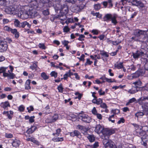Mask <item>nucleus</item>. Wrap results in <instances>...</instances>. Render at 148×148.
Instances as JSON below:
<instances>
[{"label":"nucleus","mask_w":148,"mask_h":148,"mask_svg":"<svg viewBox=\"0 0 148 148\" xmlns=\"http://www.w3.org/2000/svg\"><path fill=\"white\" fill-rule=\"evenodd\" d=\"M109 8H111L112 6V4L111 2V0H108V5Z\"/></svg>","instance_id":"052dcab7"},{"label":"nucleus","mask_w":148,"mask_h":148,"mask_svg":"<svg viewBox=\"0 0 148 148\" xmlns=\"http://www.w3.org/2000/svg\"><path fill=\"white\" fill-rule=\"evenodd\" d=\"M9 67L10 70H8V73L6 72L8 67H1L0 68V74L3 73V76L4 77H8V78L9 79H13L15 76V75L12 73L14 68L12 66H10Z\"/></svg>","instance_id":"f03ea898"},{"label":"nucleus","mask_w":148,"mask_h":148,"mask_svg":"<svg viewBox=\"0 0 148 148\" xmlns=\"http://www.w3.org/2000/svg\"><path fill=\"white\" fill-rule=\"evenodd\" d=\"M58 118V114H55L51 118H48L46 120V122L47 123L55 122Z\"/></svg>","instance_id":"4468645a"},{"label":"nucleus","mask_w":148,"mask_h":148,"mask_svg":"<svg viewBox=\"0 0 148 148\" xmlns=\"http://www.w3.org/2000/svg\"><path fill=\"white\" fill-rule=\"evenodd\" d=\"M3 113L5 114H7L8 117L9 119H12V115L9 114V112H4Z\"/></svg>","instance_id":"bf43d9fd"},{"label":"nucleus","mask_w":148,"mask_h":148,"mask_svg":"<svg viewBox=\"0 0 148 148\" xmlns=\"http://www.w3.org/2000/svg\"><path fill=\"white\" fill-rule=\"evenodd\" d=\"M11 29V28H10V27L7 26H5L4 27V29L5 31H8L10 32V29Z\"/></svg>","instance_id":"69168bd1"},{"label":"nucleus","mask_w":148,"mask_h":148,"mask_svg":"<svg viewBox=\"0 0 148 148\" xmlns=\"http://www.w3.org/2000/svg\"><path fill=\"white\" fill-rule=\"evenodd\" d=\"M68 118L70 120L76 118V116L74 114H71L68 117Z\"/></svg>","instance_id":"37998d69"},{"label":"nucleus","mask_w":148,"mask_h":148,"mask_svg":"<svg viewBox=\"0 0 148 148\" xmlns=\"http://www.w3.org/2000/svg\"><path fill=\"white\" fill-rule=\"evenodd\" d=\"M101 8V5L100 4H98L94 5V8L96 10H98Z\"/></svg>","instance_id":"3c124183"},{"label":"nucleus","mask_w":148,"mask_h":148,"mask_svg":"<svg viewBox=\"0 0 148 148\" xmlns=\"http://www.w3.org/2000/svg\"><path fill=\"white\" fill-rule=\"evenodd\" d=\"M8 49V45L4 40L0 38V52H3Z\"/></svg>","instance_id":"9d476101"},{"label":"nucleus","mask_w":148,"mask_h":148,"mask_svg":"<svg viewBox=\"0 0 148 148\" xmlns=\"http://www.w3.org/2000/svg\"><path fill=\"white\" fill-rule=\"evenodd\" d=\"M5 136L7 138H11L13 137V135L12 134L10 133H5Z\"/></svg>","instance_id":"79ce46f5"},{"label":"nucleus","mask_w":148,"mask_h":148,"mask_svg":"<svg viewBox=\"0 0 148 148\" xmlns=\"http://www.w3.org/2000/svg\"><path fill=\"white\" fill-rule=\"evenodd\" d=\"M100 107L106 109L107 108V106L104 103H101L100 105Z\"/></svg>","instance_id":"338daca9"},{"label":"nucleus","mask_w":148,"mask_h":148,"mask_svg":"<svg viewBox=\"0 0 148 148\" xmlns=\"http://www.w3.org/2000/svg\"><path fill=\"white\" fill-rule=\"evenodd\" d=\"M84 57L85 55L84 54H82L81 55L80 57H77V58H78L80 60L84 62Z\"/></svg>","instance_id":"864d4df0"},{"label":"nucleus","mask_w":148,"mask_h":148,"mask_svg":"<svg viewBox=\"0 0 148 148\" xmlns=\"http://www.w3.org/2000/svg\"><path fill=\"white\" fill-rule=\"evenodd\" d=\"M21 6L19 5H15L10 7H7L5 8V11L7 13L10 14H15L18 11L21 10Z\"/></svg>","instance_id":"20e7f679"},{"label":"nucleus","mask_w":148,"mask_h":148,"mask_svg":"<svg viewBox=\"0 0 148 148\" xmlns=\"http://www.w3.org/2000/svg\"><path fill=\"white\" fill-rule=\"evenodd\" d=\"M36 127L35 126H33L31 127L28 129L26 131V133L28 134L32 133L36 129Z\"/></svg>","instance_id":"aec40b11"},{"label":"nucleus","mask_w":148,"mask_h":148,"mask_svg":"<svg viewBox=\"0 0 148 148\" xmlns=\"http://www.w3.org/2000/svg\"><path fill=\"white\" fill-rule=\"evenodd\" d=\"M79 37L78 40L80 41H82L84 40V38H85V36L83 34L79 35Z\"/></svg>","instance_id":"8fccbe9b"},{"label":"nucleus","mask_w":148,"mask_h":148,"mask_svg":"<svg viewBox=\"0 0 148 148\" xmlns=\"http://www.w3.org/2000/svg\"><path fill=\"white\" fill-rule=\"evenodd\" d=\"M92 114L95 115L97 114L98 113L95 107H94L93 108L92 110Z\"/></svg>","instance_id":"de8ad7c7"},{"label":"nucleus","mask_w":148,"mask_h":148,"mask_svg":"<svg viewBox=\"0 0 148 148\" xmlns=\"http://www.w3.org/2000/svg\"><path fill=\"white\" fill-rule=\"evenodd\" d=\"M37 64L38 62H34V64L30 66V69L32 70H33L38 67Z\"/></svg>","instance_id":"bb28decb"},{"label":"nucleus","mask_w":148,"mask_h":148,"mask_svg":"<svg viewBox=\"0 0 148 148\" xmlns=\"http://www.w3.org/2000/svg\"><path fill=\"white\" fill-rule=\"evenodd\" d=\"M77 128L82 130H83L84 131H85L86 130L85 127L80 125H77Z\"/></svg>","instance_id":"e433bc0d"},{"label":"nucleus","mask_w":148,"mask_h":148,"mask_svg":"<svg viewBox=\"0 0 148 148\" xmlns=\"http://www.w3.org/2000/svg\"><path fill=\"white\" fill-rule=\"evenodd\" d=\"M42 13L45 16H47L49 14V12L48 10H43Z\"/></svg>","instance_id":"603ef678"},{"label":"nucleus","mask_w":148,"mask_h":148,"mask_svg":"<svg viewBox=\"0 0 148 148\" xmlns=\"http://www.w3.org/2000/svg\"><path fill=\"white\" fill-rule=\"evenodd\" d=\"M103 143L105 148H116L114 143L109 139H103Z\"/></svg>","instance_id":"0eeeda50"},{"label":"nucleus","mask_w":148,"mask_h":148,"mask_svg":"<svg viewBox=\"0 0 148 148\" xmlns=\"http://www.w3.org/2000/svg\"><path fill=\"white\" fill-rule=\"evenodd\" d=\"M70 28L68 26H64L63 28V32L65 33H67L70 31Z\"/></svg>","instance_id":"473e14b6"},{"label":"nucleus","mask_w":148,"mask_h":148,"mask_svg":"<svg viewBox=\"0 0 148 148\" xmlns=\"http://www.w3.org/2000/svg\"><path fill=\"white\" fill-rule=\"evenodd\" d=\"M147 101H148V97H142L137 100V102L140 105H142V107L143 108H145V111H148L147 107L144 106L145 103L147 102Z\"/></svg>","instance_id":"6e6552de"},{"label":"nucleus","mask_w":148,"mask_h":148,"mask_svg":"<svg viewBox=\"0 0 148 148\" xmlns=\"http://www.w3.org/2000/svg\"><path fill=\"white\" fill-rule=\"evenodd\" d=\"M95 115L97 117L99 120H102L103 116L101 114H100L99 113H97Z\"/></svg>","instance_id":"09e8293b"},{"label":"nucleus","mask_w":148,"mask_h":148,"mask_svg":"<svg viewBox=\"0 0 148 148\" xmlns=\"http://www.w3.org/2000/svg\"><path fill=\"white\" fill-rule=\"evenodd\" d=\"M1 106L3 108L5 109L8 107H10V106L8 101H5V102H2L1 103Z\"/></svg>","instance_id":"412c9836"},{"label":"nucleus","mask_w":148,"mask_h":148,"mask_svg":"<svg viewBox=\"0 0 148 148\" xmlns=\"http://www.w3.org/2000/svg\"><path fill=\"white\" fill-rule=\"evenodd\" d=\"M58 89L59 92H63V88L62 84H60L58 87Z\"/></svg>","instance_id":"c03bdc74"},{"label":"nucleus","mask_w":148,"mask_h":148,"mask_svg":"<svg viewBox=\"0 0 148 148\" xmlns=\"http://www.w3.org/2000/svg\"><path fill=\"white\" fill-rule=\"evenodd\" d=\"M31 83V80L27 79L25 83V89L26 90L30 89L31 88L30 84Z\"/></svg>","instance_id":"6ab92c4d"},{"label":"nucleus","mask_w":148,"mask_h":148,"mask_svg":"<svg viewBox=\"0 0 148 148\" xmlns=\"http://www.w3.org/2000/svg\"><path fill=\"white\" fill-rule=\"evenodd\" d=\"M26 21H24L23 22L20 23V27L24 28L25 27L26 24Z\"/></svg>","instance_id":"13d9d810"},{"label":"nucleus","mask_w":148,"mask_h":148,"mask_svg":"<svg viewBox=\"0 0 148 148\" xmlns=\"http://www.w3.org/2000/svg\"><path fill=\"white\" fill-rule=\"evenodd\" d=\"M123 63H117L115 64L114 66L118 69H120L123 67Z\"/></svg>","instance_id":"a878e982"},{"label":"nucleus","mask_w":148,"mask_h":148,"mask_svg":"<svg viewBox=\"0 0 148 148\" xmlns=\"http://www.w3.org/2000/svg\"><path fill=\"white\" fill-rule=\"evenodd\" d=\"M91 32L93 35H97L99 34V31L97 29H93L91 31Z\"/></svg>","instance_id":"c9c22d12"},{"label":"nucleus","mask_w":148,"mask_h":148,"mask_svg":"<svg viewBox=\"0 0 148 148\" xmlns=\"http://www.w3.org/2000/svg\"><path fill=\"white\" fill-rule=\"evenodd\" d=\"M93 62L92 61H91L89 59H86V62L85 64V65L86 66L88 65H91L92 64Z\"/></svg>","instance_id":"a19ab883"},{"label":"nucleus","mask_w":148,"mask_h":148,"mask_svg":"<svg viewBox=\"0 0 148 148\" xmlns=\"http://www.w3.org/2000/svg\"><path fill=\"white\" fill-rule=\"evenodd\" d=\"M91 13L93 16H96L97 18H101V14H100L99 12H92Z\"/></svg>","instance_id":"cd10ccee"},{"label":"nucleus","mask_w":148,"mask_h":148,"mask_svg":"<svg viewBox=\"0 0 148 148\" xmlns=\"http://www.w3.org/2000/svg\"><path fill=\"white\" fill-rule=\"evenodd\" d=\"M38 14L35 9L30 8L28 10L23 12L21 14V17L23 19H26L29 18H34L37 16Z\"/></svg>","instance_id":"7ed1b4c3"},{"label":"nucleus","mask_w":148,"mask_h":148,"mask_svg":"<svg viewBox=\"0 0 148 148\" xmlns=\"http://www.w3.org/2000/svg\"><path fill=\"white\" fill-rule=\"evenodd\" d=\"M87 138L91 142H93L95 140V138L93 135H90L87 136Z\"/></svg>","instance_id":"393cba45"},{"label":"nucleus","mask_w":148,"mask_h":148,"mask_svg":"<svg viewBox=\"0 0 148 148\" xmlns=\"http://www.w3.org/2000/svg\"><path fill=\"white\" fill-rule=\"evenodd\" d=\"M114 115L112 114L108 118V120L109 121H111L112 123H114L115 122V120L114 119Z\"/></svg>","instance_id":"c756f323"},{"label":"nucleus","mask_w":148,"mask_h":148,"mask_svg":"<svg viewBox=\"0 0 148 148\" xmlns=\"http://www.w3.org/2000/svg\"><path fill=\"white\" fill-rule=\"evenodd\" d=\"M52 140L55 142L62 141L64 140L63 138L62 137H54L53 138Z\"/></svg>","instance_id":"b1692460"},{"label":"nucleus","mask_w":148,"mask_h":148,"mask_svg":"<svg viewBox=\"0 0 148 148\" xmlns=\"http://www.w3.org/2000/svg\"><path fill=\"white\" fill-rule=\"evenodd\" d=\"M144 53L142 51H138L135 53H133V55L134 58H138L140 56H142Z\"/></svg>","instance_id":"dca6fc26"},{"label":"nucleus","mask_w":148,"mask_h":148,"mask_svg":"<svg viewBox=\"0 0 148 148\" xmlns=\"http://www.w3.org/2000/svg\"><path fill=\"white\" fill-rule=\"evenodd\" d=\"M134 84L135 86H132V88L129 90L127 92L131 94H134L138 91L137 88L140 86L141 84V82L138 81L133 83Z\"/></svg>","instance_id":"423d86ee"},{"label":"nucleus","mask_w":148,"mask_h":148,"mask_svg":"<svg viewBox=\"0 0 148 148\" xmlns=\"http://www.w3.org/2000/svg\"><path fill=\"white\" fill-rule=\"evenodd\" d=\"M60 132L61 129L59 128L58 129L56 130L55 132L53 133L52 135L55 136L57 137L59 136Z\"/></svg>","instance_id":"5701e85b"},{"label":"nucleus","mask_w":148,"mask_h":148,"mask_svg":"<svg viewBox=\"0 0 148 148\" xmlns=\"http://www.w3.org/2000/svg\"><path fill=\"white\" fill-rule=\"evenodd\" d=\"M38 47L43 49H46V46L43 43H40L38 45Z\"/></svg>","instance_id":"4c0bfd02"},{"label":"nucleus","mask_w":148,"mask_h":148,"mask_svg":"<svg viewBox=\"0 0 148 148\" xmlns=\"http://www.w3.org/2000/svg\"><path fill=\"white\" fill-rule=\"evenodd\" d=\"M100 54L101 56L105 57H108L109 56V55L108 53L105 51H101Z\"/></svg>","instance_id":"f704fd0d"},{"label":"nucleus","mask_w":148,"mask_h":148,"mask_svg":"<svg viewBox=\"0 0 148 148\" xmlns=\"http://www.w3.org/2000/svg\"><path fill=\"white\" fill-rule=\"evenodd\" d=\"M79 119L82 121L87 123H89L91 121V118L87 115L84 114H80L79 115Z\"/></svg>","instance_id":"9b49d317"},{"label":"nucleus","mask_w":148,"mask_h":148,"mask_svg":"<svg viewBox=\"0 0 148 148\" xmlns=\"http://www.w3.org/2000/svg\"><path fill=\"white\" fill-rule=\"evenodd\" d=\"M115 132V131L114 129L108 130L105 129L103 132V137L102 138L103 139H109V136L112 134H114Z\"/></svg>","instance_id":"1a4fd4ad"},{"label":"nucleus","mask_w":148,"mask_h":148,"mask_svg":"<svg viewBox=\"0 0 148 148\" xmlns=\"http://www.w3.org/2000/svg\"><path fill=\"white\" fill-rule=\"evenodd\" d=\"M12 140L13 141L12 143V145L13 147H17L19 146L21 143L19 140L16 139Z\"/></svg>","instance_id":"f3484780"},{"label":"nucleus","mask_w":148,"mask_h":148,"mask_svg":"<svg viewBox=\"0 0 148 148\" xmlns=\"http://www.w3.org/2000/svg\"><path fill=\"white\" fill-rule=\"evenodd\" d=\"M144 114L142 112H137L135 114V116L137 117H141Z\"/></svg>","instance_id":"72a5a7b5"},{"label":"nucleus","mask_w":148,"mask_h":148,"mask_svg":"<svg viewBox=\"0 0 148 148\" xmlns=\"http://www.w3.org/2000/svg\"><path fill=\"white\" fill-rule=\"evenodd\" d=\"M106 81L109 83H112L115 82L114 79H108L107 78Z\"/></svg>","instance_id":"4d7b16f0"},{"label":"nucleus","mask_w":148,"mask_h":148,"mask_svg":"<svg viewBox=\"0 0 148 148\" xmlns=\"http://www.w3.org/2000/svg\"><path fill=\"white\" fill-rule=\"evenodd\" d=\"M105 129L103 125L100 124H98L96 125L95 130V131L98 134H100L101 133H102L103 135V132ZM103 137V136L102 137Z\"/></svg>","instance_id":"f8f14e48"},{"label":"nucleus","mask_w":148,"mask_h":148,"mask_svg":"<svg viewBox=\"0 0 148 148\" xmlns=\"http://www.w3.org/2000/svg\"><path fill=\"white\" fill-rule=\"evenodd\" d=\"M68 77H69V76L67 72H66V73L64 75L63 79H64L66 80L67 79Z\"/></svg>","instance_id":"680f3d73"},{"label":"nucleus","mask_w":148,"mask_h":148,"mask_svg":"<svg viewBox=\"0 0 148 148\" xmlns=\"http://www.w3.org/2000/svg\"><path fill=\"white\" fill-rule=\"evenodd\" d=\"M25 108L23 105H21L18 108V110L21 112H23Z\"/></svg>","instance_id":"5fc2aeb1"},{"label":"nucleus","mask_w":148,"mask_h":148,"mask_svg":"<svg viewBox=\"0 0 148 148\" xmlns=\"http://www.w3.org/2000/svg\"><path fill=\"white\" fill-rule=\"evenodd\" d=\"M136 101V99L135 98H132L130 99L129 101V103H131L134 102Z\"/></svg>","instance_id":"774afa93"},{"label":"nucleus","mask_w":148,"mask_h":148,"mask_svg":"<svg viewBox=\"0 0 148 148\" xmlns=\"http://www.w3.org/2000/svg\"><path fill=\"white\" fill-rule=\"evenodd\" d=\"M27 109L28 110V112L30 113L31 111H33L34 108L33 106H31L27 107Z\"/></svg>","instance_id":"49530a36"},{"label":"nucleus","mask_w":148,"mask_h":148,"mask_svg":"<svg viewBox=\"0 0 148 148\" xmlns=\"http://www.w3.org/2000/svg\"><path fill=\"white\" fill-rule=\"evenodd\" d=\"M117 17V15L116 14H108L105 15L104 18L106 21H108L110 19L112 23L114 25H115L117 23L116 20V18Z\"/></svg>","instance_id":"39448f33"},{"label":"nucleus","mask_w":148,"mask_h":148,"mask_svg":"<svg viewBox=\"0 0 148 148\" xmlns=\"http://www.w3.org/2000/svg\"><path fill=\"white\" fill-rule=\"evenodd\" d=\"M84 5L82 4H80L77 5L76 8V10L77 11L79 12L84 8Z\"/></svg>","instance_id":"4be33fe9"},{"label":"nucleus","mask_w":148,"mask_h":148,"mask_svg":"<svg viewBox=\"0 0 148 148\" xmlns=\"http://www.w3.org/2000/svg\"><path fill=\"white\" fill-rule=\"evenodd\" d=\"M74 22L73 19L71 18H68L65 21V23H66L67 24H68L70 23H72Z\"/></svg>","instance_id":"2f4dec72"},{"label":"nucleus","mask_w":148,"mask_h":148,"mask_svg":"<svg viewBox=\"0 0 148 148\" xmlns=\"http://www.w3.org/2000/svg\"><path fill=\"white\" fill-rule=\"evenodd\" d=\"M41 76L44 80H46L49 78V77L44 72H43L41 74Z\"/></svg>","instance_id":"7c9ffc66"},{"label":"nucleus","mask_w":148,"mask_h":148,"mask_svg":"<svg viewBox=\"0 0 148 148\" xmlns=\"http://www.w3.org/2000/svg\"><path fill=\"white\" fill-rule=\"evenodd\" d=\"M70 134L71 136L72 137L76 136L79 138H80L81 137L80 133L77 130H75L73 132H71Z\"/></svg>","instance_id":"2eb2a0df"},{"label":"nucleus","mask_w":148,"mask_h":148,"mask_svg":"<svg viewBox=\"0 0 148 148\" xmlns=\"http://www.w3.org/2000/svg\"><path fill=\"white\" fill-rule=\"evenodd\" d=\"M10 32L14 35V36L15 38H17L19 37V33L17 32L16 29H11Z\"/></svg>","instance_id":"a211bd4d"},{"label":"nucleus","mask_w":148,"mask_h":148,"mask_svg":"<svg viewBox=\"0 0 148 148\" xmlns=\"http://www.w3.org/2000/svg\"><path fill=\"white\" fill-rule=\"evenodd\" d=\"M120 113V110L119 109H115L112 110L111 111V113L114 115Z\"/></svg>","instance_id":"c85d7f7f"},{"label":"nucleus","mask_w":148,"mask_h":148,"mask_svg":"<svg viewBox=\"0 0 148 148\" xmlns=\"http://www.w3.org/2000/svg\"><path fill=\"white\" fill-rule=\"evenodd\" d=\"M50 75L52 77H53L56 78L57 76L58 73L55 71H52Z\"/></svg>","instance_id":"58836bf2"},{"label":"nucleus","mask_w":148,"mask_h":148,"mask_svg":"<svg viewBox=\"0 0 148 148\" xmlns=\"http://www.w3.org/2000/svg\"><path fill=\"white\" fill-rule=\"evenodd\" d=\"M131 2L133 5L139 6V8H144V9H145L144 5L140 1H138L137 0H131Z\"/></svg>","instance_id":"ddd939ff"},{"label":"nucleus","mask_w":148,"mask_h":148,"mask_svg":"<svg viewBox=\"0 0 148 148\" xmlns=\"http://www.w3.org/2000/svg\"><path fill=\"white\" fill-rule=\"evenodd\" d=\"M133 125L135 127L136 135L139 136H142L141 138L142 141L141 142L142 144L144 146H146L147 145V143H148V134H146L145 131H143L142 129L143 128H144V129L145 128H147V127L146 126L142 127L136 124Z\"/></svg>","instance_id":"f257e3e1"},{"label":"nucleus","mask_w":148,"mask_h":148,"mask_svg":"<svg viewBox=\"0 0 148 148\" xmlns=\"http://www.w3.org/2000/svg\"><path fill=\"white\" fill-rule=\"evenodd\" d=\"M34 118L35 116H31L29 119V122L30 123L34 122Z\"/></svg>","instance_id":"e2e57ef3"},{"label":"nucleus","mask_w":148,"mask_h":148,"mask_svg":"<svg viewBox=\"0 0 148 148\" xmlns=\"http://www.w3.org/2000/svg\"><path fill=\"white\" fill-rule=\"evenodd\" d=\"M98 92L100 95H104L105 94V91H103L102 89H100L98 91Z\"/></svg>","instance_id":"0e129e2a"},{"label":"nucleus","mask_w":148,"mask_h":148,"mask_svg":"<svg viewBox=\"0 0 148 148\" xmlns=\"http://www.w3.org/2000/svg\"><path fill=\"white\" fill-rule=\"evenodd\" d=\"M102 102V99L99 98L97 99V105L101 104Z\"/></svg>","instance_id":"6e6d98bb"},{"label":"nucleus","mask_w":148,"mask_h":148,"mask_svg":"<svg viewBox=\"0 0 148 148\" xmlns=\"http://www.w3.org/2000/svg\"><path fill=\"white\" fill-rule=\"evenodd\" d=\"M14 23L15 25L16 26L18 27H20V23L18 20L15 19L14 21Z\"/></svg>","instance_id":"ea45409f"},{"label":"nucleus","mask_w":148,"mask_h":148,"mask_svg":"<svg viewBox=\"0 0 148 148\" xmlns=\"http://www.w3.org/2000/svg\"><path fill=\"white\" fill-rule=\"evenodd\" d=\"M62 44L64 45V46H66L68 45L69 43V42L68 40H64L61 41Z\"/></svg>","instance_id":"a18cd8bd"}]
</instances>
